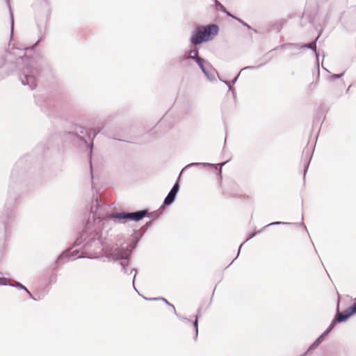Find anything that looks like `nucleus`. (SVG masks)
<instances>
[{
	"label": "nucleus",
	"instance_id": "obj_1",
	"mask_svg": "<svg viewBox=\"0 0 356 356\" xmlns=\"http://www.w3.org/2000/svg\"><path fill=\"white\" fill-rule=\"evenodd\" d=\"M33 47L19 49L11 47L0 55V70L8 74L19 70L18 76L22 84L31 90L37 86V81L47 67V62L39 55L33 54Z\"/></svg>",
	"mask_w": 356,
	"mask_h": 356
},
{
	"label": "nucleus",
	"instance_id": "obj_2",
	"mask_svg": "<svg viewBox=\"0 0 356 356\" xmlns=\"http://www.w3.org/2000/svg\"><path fill=\"white\" fill-rule=\"evenodd\" d=\"M19 197L17 191L10 187L3 211L0 213V250L6 241L7 229L17 216L16 204Z\"/></svg>",
	"mask_w": 356,
	"mask_h": 356
},
{
	"label": "nucleus",
	"instance_id": "obj_3",
	"mask_svg": "<svg viewBox=\"0 0 356 356\" xmlns=\"http://www.w3.org/2000/svg\"><path fill=\"white\" fill-rule=\"evenodd\" d=\"M83 242H85L83 246L84 252L76 258H97L94 255L103 250L100 233L91 232L89 223L86 225L85 229L74 241L73 247L79 246Z\"/></svg>",
	"mask_w": 356,
	"mask_h": 356
},
{
	"label": "nucleus",
	"instance_id": "obj_4",
	"mask_svg": "<svg viewBox=\"0 0 356 356\" xmlns=\"http://www.w3.org/2000/svg\"><path fill=\"white\" fill-rule=\"evenodd\" d=\"M134 246L120 245L109 250H106L104 256L109 261H118L121 266L122 271L129 275L127 266L129 264L131 254Z\"/></svg>",
	"mask_w": 356,
	"mask_h": 356
},
{
	"label": "nucleus",
	"instance_id": "obj_5",
	"mask_svg": "<svg viewBox=\"0 0 356 356\" xmlns=\"http://www.w3.org/2000/svg\"><path fill=\"white\" fill-rule=\"evenodd\" d=\"M219 31L217 24H211L207 26H200L192 33L190 42L193 45L197 46L203 42L211 40L216 36Z\"/></svg>",
	"mask_w": 356,
	"mask_h": 356
},
{
	"label": "nucleus",
	"instance_id": "obj_6",
	"mask_svg": "<svg viewBox=\"0 0 356 356\" xmlns=\"http://www.w3.org/2000/svg\"><path fill=\"white\" fill-rule=\"evenodd\" d=\"M97 134V132L92 131L91 130L88 131L86 128L81 126L76 127L74 132L70 131L67 133L69 138L72 139L75 144L79 146L82 145L88 146L86 137L87 136L89 139L93 140Z\"/></svg>",
	"mask_w": 356,
	"mask_h": 356
},
{
	"label": "nucleus",
	"instance_id": "obj_7",
	"mask_svg": "<svg viewBox=\"0 0 356 356\" xmlns=\"http://www.w3.org/2000/svg\"><path fill=\"white\" fill-rule=\"evenodd\" d=\"M179 179H177L168 193L167 196L165 197L163 205L161 206L159 209H163L165 206H169L175 202L177 195L179 191Z\"/></svg>",
	"mask_w": 356,
	"mask_h": 356
},
{
	"label": "nucleus",
	"instance_id": "obj_8",
	"mask_svg": "<svg viewBox=\"0 0 356 356\" xmlns=\"http://www.w3.org/2000/svg\"><path fill=\"white\" fill-rule=\"evenodd\" d=\"M318 38H319V35L317 36V38L314 41H312L308 44H305L302 46H299V45H298L296 44H293V43H287V44L280 45L278 48L283 49V48L287 47V48H296L298 49H303V48L309 49L314 51L316 58H317V60L318 61V53L316 51V41L318 39Z\"/></svg>",
	"mask_w": 356,
	"mask_h": 356
},
{
	"label": "nucleus",
	"instance_id": "obj_9",
	"mask_svg": "<svg viewBox=\"0 0 356 356\" xmlns=\"http://www.w3.org/2000/svg\"><path fill=\"white\" fill-rule=\"evenodd\" d=\"M148 215V209L138 210L134 212H127L128 220L139 222L145 217H151Z\"/></svg>",
	"mask_w": 356,
	"mask_h": 356
},
{
	"label": "nucleus",
	"instance_id": "obj_10",
	"mask_svg": "<svg viewBox=\"0 0 356 356\" xmlns=\"http://www.w3.org/2000/svg\"><path fill=\"white\" fill-rule=\"evenodd\" d=\"M205 63H206V61L204 59L203 60H202V63H199V64H197V65L199 66V67L202 70V73L205 75V76L210 81H215L216 80L215 74H218L217 71L212 67H211V70H209L204 65Z\"/></svg>",
	"mask_w": 356,
	"mask_h": 356
},
{
	"label": "nucleus",
	"instance_id": "obj_11",
	"mask_svg": "<svg viewBox=\"0 0 356 356\" xmlns=\"http://www.w3.org/2000/svg\"><path fill=\"white\" fill-rule=\"evenodd\" d=\"M127 218V212H120L110 213L109 215L105 216L104 220L106 221L113 220L115 222H117L116 220H118V222H123L124 221L128 220Z\"/></svg>",
	"mask_w": 356,
	"mask_h": 356
},
{
	"label": "nucleus",
	"instance_id": "obj_12",
	"mask_svg": "<svg viewBox=\"0 0 356 356\" xmlns=\"http://www.w3.org/2000/svg\"><path fill=\"white\" fill-rule=\"evenodd\" d=\"M330 333V332L326 329L309 347L307 352L305 353L301 356H307V354L309 351L316 349L325 339V337Z\"/></svg>",
	"mask_w": 356,
	"mask_h": 356
},
{
	"label": "nucleus",
	"instance_id": "obj_13",
	"mask_svg": "<svg viewBox=\"0 0 356 356\" xmlns=\"http://www.w3.org/2000/svg\"><path fill=\"white\" fill-rule=\"evenodd\" d=\"M70 249H67L65 251H64L62 254H60L58 257V258L56 261V264L58 266L60 264L66 263L67 261H68L70 259L71 257L76 255V254L78 253V251L74 250L72 254H70Z\"/></svg>",
	"mask_w": 356,
	"mask_h": 356
},
{
	"label": "nucleus",
	"instance_id": "obj_14",
	"mask_svg": "<svg viewBox=\"0 0 356 356\" xmlns=\"http://www.w3.org/2000/svg\"><path fill=\"white\" fill-rule=\"evenodd\" d=\"M187 54L188 56L186 58L187 60H194L197 64H199V63H202V60H204L199 54V49L196 47L191 49L188 51Z\"/></svg>",
	"mask_w": 356,
	"mask_h": 356
},
{
	"label": "nucleus",
	"instance_id": "obj_15",
	"mask_svg": "<svg viewBox=\"0 0 356 356\" xmlns=\"http://www.w3.org/2000/svg\"><path fill=\"white\" fill-rule=\"evenodd\" d=\"M350 318V316H348V314L343 311V312H337L334 316V318H336V321H338V323H342L346 321Z\"/></svg>",
	"mask_w": 356,
	"mask_h": 356
},
{
	"label": "nucleus",
	"instance_id": "obj_16",
	"mask_svg": "<svg viewBox=\"0 0 356 356\" xmlns=\"http://www.w3.org/2000/svg\"><path fill=\"white\" fill-rule=\"evenodd\" d=\"M144 298L147 300H152V301H154V300H162L167 305L171 307L173 309V312L175 314H176V309L175 307V306L170 303L165 298H161V297H159V298H145L144 297Z\"/></svg>",
	"mask_w": 356,
	"mask_h": 356
},
{
	"label": "nucleus",
	"instance_id": "obj_17",
	"mask_svg": "<svg viewBox=\"0 0 356 356\" xmlns=\"http://www.w3.org/2000/svg\"><path fill=\"white\" fill-rule=\"evenodd\" d=\"M12 286L24 290V291H26V293H27L29 295L31 298H32L33 300H35V298L34 297H33V296L31 295L30 291L28 290V289L25 286H24L22 284H21L20 282H15L14 284H12Z\"/></svg>",
	"mask_w": 356,
	"mask_h": 356
},
{
	"label": "nucleus",
	"instance_id": "obj_18",
	"mask_svg": "<svg viewBox=\"0 0 356 356\" xmlns=\"http://www.w3.org/2000/svg\"><path fill=\"white\" fill-rule=\"evenodd\" d=\"M216 10H220L221 12L225 13L229 17H231L232 18H236V17L234 15H233L232 13H230L229 11H227V9L225 8V7L220 2H217Z\"/></svg>",
	"mask_w": 356,
	"mask_h": 356
},
{
	"label": "nucleus",
	"instance_id": "obj_19",
	"mask_svg": "<svg viewBox=\"0 0 356 356\" xmlns=\"http://www.w3.org/2000/svg\"><path fill=\"white\" fill-rule=\"evenodd\" d=\"M344 311L348 314V316L350 317L356 314V301Z\"/></svg>",
	"mask_w": 356,
	"mask_h": 356
},
{
	"label": "nucleus",
	"instance_id": "obj_20",
	"mask_svg": "<svg viewBox=\"0 0 356 356\" xmlns=\"http://www.w3.org/2000/svg\"><path fill=\"white\" fill-rule=\"evenodd\" d=\"M261 230H259L257 232H254L252 233H250L249 236L247 238V239L243 243L241 244V245L239 246V248H238V254H237V256L232 261V262L238 257V256L239 255V253H240V251H241V247L243 246V245L247 242L248 241L250 240L251 238H252L257 234L258 233H260Z\"/></svg>",
	"mask_w": 356,
	"mask_h": 356
},
{
	"label": "nucleus",
	"instance_id": "obj_21",
	"mask_svg": "<svg viewBox=\"0 0 356 356\" xmlns=\"http://www.w3.org/2000/svg\"><path fill=\"white\" fill-rule=\"evenodd\" d=\"M9 11H10V27H11V35L13 34V28H14V17H13V13L11 10V6L9 3V0H6Z\"/></svg>",
	"mask_w": 356,
	"mask_h": 356
},
{
	"label": "nucleus",
	"instance_id": "obj_22",
	"mask_svg": "<svg viewBox=\"0 0 356 356\" xmlns=\"http://www.w3.org/2000/svg\"><path fill=\"white\" fill-rule=\"evenodd\" d=\"M238 76H236L233 80H232V81H225V80H222L219 76H218V78H219L220 81H221L222 82H223L225 84H226V85L228 86L229 90H231V89H232V86L236 83V80H237V79H238Z\"/></svg>",
	"mask_w": 356,
	"mask_h": 356
},
{
	"label": "nucleus",
	"instance_id": "obj_23",
	"mask_svg": "<svg viewBox=\"0 0 356 356\" xmlns=\"http://www.w3.org/2000/svg\"><path fill=\"white\" fill-rule=\"evenodd\" d=\"M199 318H200V316L196 315L195 320L193 321V325L195 331V339H196L198 336V320H199Z\"/></svg>",
	"mask_w": 356,
	"mask_h": 356
},
{
	"label": "nucleus",
	"instance_id": "obj_24",
	"mask_svg": "<svg viewBox=\"0 0 356 356\" xmlns=\"http://www.w3.org/2000/svg\"><path fill=\"white\" fill-rule=\"evenodd\" d=\"M194 165L214 166L213 164L209 163H191L187 165L185 168H186Z\"/></svg>",
	"mask_w": 356,
	"mask_h": 356
},
{
	"label": "nucleus",
	"instance_id": "obj_25",
	"mask_svg": "<svg viewBox=\"0 0 356 356\" xmlns=\"http://www.w3.org/2000/svg\"><path fill=\"white\" fill-rule=\"evenodd\" d=\"M37 26L40 34L44 33L45 29V24L42 22H39V19H36Z\"/></svg>",
	"mask_w": 356,
	"mask_h": 356
},
{
	"label": "nucleus",
	"instance_id": "obj_26",
	"mask_svg": "<svg viewBox=\"0 0 356 356\" xmlns=\"http://www.w3.org/2000/svg\"><path fill=\"white\" fill-rule=\"evenodd\" d=\"M0 284L1 285H8L12 286V283H10V280L6 277H0Z\"/></svg>",
	"mask_w": 356,
	"mask_h": 356
},
{
	"label": "nucleus",
	"instance_id": "obj_27",
	"mask_svg": "<svg viewBox=\"0 0 356 356\" xmlns=\"http://www.w3.org/2000/svg\"><path fill=\"white\" fill-rule=\"evenodd\" d=\"M162 210L163 209H159V210L155 211L154 213H148L147 216H151L150 218H154V219H156L159 217V214L162 212Z\"/></svg>",
	"mask_w": 356,
	"mask_h": 356
},
{
	"label": "nucleus",
	"instance_id": "obj_28",
	"mask_svg": "<svg viewBox=\"0 0 356 356\" xmlns=\"http://www.w3.org/2000/svg\"><path fill=\"white\" fill-rule=\"evenodd\" d=\"M134 273V277H133V287L134 289L138 292L136 286H135V280H136V274H137V270L136 268H131V270H130V273Z\"/></svg>",
	"mask_w": 356,
	"mask_h": 356
},
{
	"label": "nucleus",
	"instance_id": "obj_29",
	"mask_svg": "<svg viewBox=\"0 0 356 356\" xmlns=\"http://www.w3.org/2000/svg\"><path fill=\"white\" fill-rule=\"evenodd\" d=\"M337 323H338V321H336V318H334V319L332 320L327 330L330 332L333 330Z\"/></svg>",
	"mask_w": 356,
	"mask_h": 356
},
{
	"label": "nucleus",
	"instance_id": "obj_30",
	"mask_svg": "<svg viewBox=\"0 0 356 356\" xmlns=\"http://www.w3.org/2000/svg\"><path fill=\"white\" fill-rule=\"evenodd\" d=\"M235 19H236L239 23H241L243 26H244L245 27H246L248 29H251V26L247 24L245 22H244L243 20H242L240 18H238L236 17V18H234Z\"/></svg>",
	"mask_w": 356,
	"mask_h": 356
},
{
	"label": "nucleus",
	"instance_id": "obj_31",
	"mask_svg": "<svg viewBox=\"0 0 356 356\" xmlns=\"http://www.w3.org/2000/svg\"><path fill=\"white\" fill-rule=\"evenodd\" d=\"M343 74H344V72H342L339 74H333L330 76V79L333 81L334 79H339V78L342 77L343 76Z\"/></svg>",
	"mask_w": 356,
	"mask_h": 356
},
{
	"label": "nucleus",
	"instance_id": "obj_32",
	"mask_svg": "<svg viewBox=\"0 0 356 356\" xmlns=\"http://www.w3.org/2000/svg\"><path fill=\"white\" fill-rule=\"evenodd\" d=\"M281 224H284V225H288V224H290L289 222H280V221H276V222H271V223H269L268 225H267L266 226H265L264 227V229L266 227H268V226H271V225H281Z\"/></svg>",
	"mask_w": 356,
	"mask_h": 356
},
{
	"label": "nucleus",
	"instance_id": "obj_33",
	"mask_svg": "<svg viewBox=\"0 0 356 356\" xmlns=\"http://www.w3.org/2000/svg\"><path fill=\"white\" fill-rule=\"evenodd\" d=\"M309 161L305 163L304 170H303V179H305V174L309 168Z\"/></svg>",
	"mask_w": 356,
	"mask_h": 356
},
{
	"label": "nucleus",
	"instance_id": "obj_34",
	"mask_svg": "<svg viewBox=\"0 0 356 356\" xmlns=\"http://www.w3.org/2000/svg\"><path fill=\"white\" fill-rule=\"evenodd\" d=\"M180 320L186 321V322H191V320L186 317H184L178 314L177 312L175 314Z\"/></svg>",
	"mask_w": 356,
	"mask_h": 356
},
{
	"label": "nucleus",
	"instance_id": "obj_35",
	"mask_svg": "<svg viewBox=\"0 0 356 356\" xmlns=\"http://www.w3.org/2000/svg\"><path fill=\"white\" fill-rule=\"evenodd\" d=\"M257 67H254V66H247V67H243L241 72L242 71H244V70H250V69H254V68H256Z\"/></svg>",
	"mask_w": 356,
	"mask_h": 356
},
{
	"label": "nucleus",
	"instance_id": "obj_36",
	"mask_svg": "<svg viewBox=\"0 0 356 356\" xmlns=\"http://www.w3.org/2000/svg\"><path fill=\"white\" fill-rule=\"evenodd\" d=\"M227 161H225V162H222V163H221L218 164V165H220V172H221L222 167L225 163H227Z\"/></svg>",
	"mask_w": 356,
	"mask_h": 356
},
{
	"label": "nucleus",
	"instance_id": "obj_37",
	"mask_svg": "<svg viewBox=\"0 0 356 356\" xmlns=\"http://www.w3.org/2000/svg\"><path fill=\"white\" fill-rule=\"evenodd\" d=\"M151 224H152V221H149V222H146V224L145 225V227L146 228H147Z\"/></svg>",
	"mask_w": 356,
	"mask_h": 356
},
{
	"label": "nucleus",
	"instance_id": "obj_38",
	"mask_svg": "<svg viewBox=\"0 0 356 356\" xmlns=\"http://www.w3.org/2000/svg\"><path fill=\"white\" fill-rule=\"evenodd\" d=\"M216 6V8H217V2H219L218 0H213Z\"/></svg>",
	"mask_w": 356,
	"mask_h": 356
},
{
	"label": "nucleus",
	"instance_id": "obj_39",
	"mask_svg": "<svg viewBox=\"0 0 356 356\" xmlns=\"http://www.w3.org/2000/svg\"><path fill=\"white\" fill-rule=\"evenodd\" d=\"M182 171H184V169H181V171H180L179 175V178H178V179H179V177H181V173H182Z\"/></svg>",
	"mask_w": 356,
	"mask_h": 356
},
{
	"label": "nucleus",
	"instance_id": "obj_40",
	"mask_svg": "<svg viewBox=\"0 0 356 356\" xmlns=\"http://www.w3.org/2000/svg\"><path fill=\"white\" fill-rule=\"evenodd\" d=\"M182 171H184V169H181V171H180L179 175V178H178V179H179V177H181V173H182Z\"/></svg>",
	"mask_w": 356,
	"mask_h": 356
},
{
	"label": "nucleus",
	"instance_id": "obj_41",
	"mask_svg": "<svg viewBox=\"0 0 356 356\" xmlns=\"http://www.w3.org/2000/svg\"><path fill=\"white\" fill-rule=\"evenodd\" d=\"M182 171H184V169H181V171H180L179 175V178H178V179H179V177H181V173H182Z\"/></svg>",
	"mask_w": 356,
	"mask_h": 356
},
{
	"label": "nucleus",
	"instance_id": "obj_42",
	"mask_svg": "<svg viewBox=\"0 0 356 356\" xmlns=\"http://www.w3.org/2000/svg\"><path fill=\"white\" fill-rule=\"evenodd\" d=\"M182 171H184V169H181V171H180L179 175V178H178V179H179V177H181V173H182Z\"/></svg>",
	"mask_w": 356,
	"mask_h": 356
},
{
	"label": "nucleus",
	"instance_id": "obj_43",
	"mask_svg": "<svg viewBox=\"0 0 356 356\" xmlns=\"http://www.w3.org/2000/svg\"><path fill=\"white\" fill-rule=\"evenodd\" d=\"M42 18H43V19H46V18H47V15H44L42 17Z\"/></svg>",
	"mask_w": 356,
	"mask_h": 356
},
{
	"label": "nucleus",
	"instance_id": "obj_44",
	"mask_svg": "<svg viewBox=\"0 0 356 356\" xmlns=\"http://www.w3.org/2000/svg\"><path fill=\"white\" fill-rule=\"evenodd\" d=\"M96 203H97V204H98V200H97V198L96 199Z\"/></svg>",
	"mask_w": 356,
	"mask_h": 356
},
{
	"label": "nucleus",
	"instance_id": "obj_45",
	"mask_svg": "<svg viewBox=\"0 0 356 356\" xmlns=\"http://www.w3.org/2000/svg\"><path fill=\"white\" fill-rule=\"evenodd\" d=\"M90 168H92V163L91 162L90 163Z\"/></svg>",
	"mask_w": 356,
	"mask_h": 356
},
{
	"label": "nucleus",
	"instance_id": "obj_46",
	"mask_svg": "<svg viewBox=\"0 0 356 356\" xmlns=\"http://www.w3.org/2000/svg\"><path fill=\"white\" fill-rule=\"evenodd\" d=\"M43 20H44L43 19H41V22H42V23H43Z\"/></svg>",
	"mask_w": 356,
	"mask_h": 356
},
{
	"label": "nucleus",
	"instance_id": "obj_47",
	"mask_svg": "<svg viewBox=\"0 0 356 356\" xmlns=\"http://www.w3.org/2000/svg\"><path fill=\"white\" fill-rule=\"evenodd\" d=\"M0 274H1V273L0 272Z\"/></svg>",
	"mask_w": 356,
	"mask_h": 356
}]
</instances>
